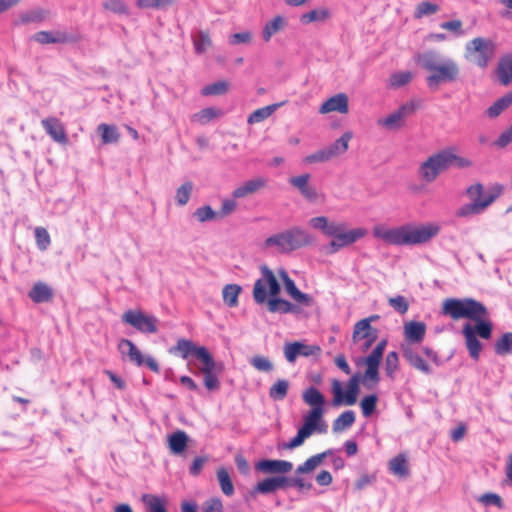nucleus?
Segmentation results:
<instances>
[{"label":"nucleus","instance_id":"obj_41","mask_svg":"<svg viewBox=\"0 0 512 512\" xmlns=\"http://www.w3.org/2000/svg\"><path fill=\"white\" fill-rule=\"evenodd\" d=\"M241 287L237 284H227L222 290L223 301L229 307H236L238 305V297L241 293Z\"/></svg>","mask_w":512,"mask_h":512},{"label":"nucleus","instance_id":"obj_14","mask_svg":"<svg viewBox=\"0 0 512 512\" xmlns=\"http://www.w3.org/2000/svg\"><path fill=\"white\" fill-rule=\"evenodd\" d=\"M387 341L381 340L372 352L364 359L366 370L364 372L363 380L371 381L373 385L380 381L379 377V365L383 358V353L386 348Z\"/></svg>","mask_w":512,"mask_h":512},{"label":"nucleus","instance_id":"obj_42","mask_svg":"<svg viewBox=\"0 0 512 512\" xmlns=\"http://www.w3.org/2000/svg\"><path fill=\"white\" fill-rule=\"evenodd\" d=\"M289 381L286 379H278L270 388H269V397L274 401L283 400L288 393L289 389Z\"/></svg>","mask_w":512,"mask_h":512},{"label":"nucleus","instance_id":"obj_39","mask_svg":"<svg viewBox=\"0 0 512 512\" xmlns=\"http://www.w3.org/2000/svg\"><path fill=\"white\" fill-rule=\"evenodd\" d=\"M309 224L312 228L320 230L326 236H330V234L336 232L334 228L337 222H329L328 218L325 216L311 218Z\"/></svg>","mask_w":512,"mask_h":512},{"label":"nucleus","instance_id":"obj_59","mask_svg":"<svg viewBox=\"0 0 512 512\" xmlns=\"http://www.w3.org/2000/svg\"><path fill=\"white\" fill-rule=\"evenodd\" d=\"M194 216L201 223L214 220L219 217L218 213L215 212L209 205L197 208L194 212Z\"/></svg>","mask_w":512,"mask_h":512},{"label":"nucleus","instance_id":"obj_52","mask_svg":"<svg viewBox=\"0 0 512 512\" xmlns=\"http://www.w3.org/2000/svg\"><path fill=\"white\" fill-rule=\"evenodd\" d=\"M219 114H220L219 111L214 108H211V107L204 108L201 111H199L198 113L194 114L192 120L201 125H205V124L209 123L211 120L218 117Z\"/></svg>","mask_w":512,"mask_h":512},{"label":"nucleus","instance_id":"obj_25","mask_svg":"<svg viewBox=\"0 0 512 512\" xmlns=\"http://www.w3.org/2000/svg\"><path fill=\"white\" fill-rule=\"evenodd\" d=\"M403 357L416 370L430 374L431 368L428 363L409 344L402 345Z\"/></svg>","mask_w":512,"mask_h":512},{"label":"nucleus","instance_id":"obj_43","mask_svg":"<svg viewBox=\"0 0 512 512\" xmlns=\"http://www.w3.org/2000/svg\"><path fill=\"white\" fill-rule=\"evenodd\" d=\"M193 45L197 54L204 53L212 45V40L208 31L200 30L193 36Z\"/></svg>","mask_w":512,"mask_h":512},{"label":"nucleus","instance_id":"obj_37","mask_svg":"<svg viewBox=\"0 0 512 512\" xmlns=\"http://www.w3.org/2000/svg\"><path fill=\"white\" fill-rule=\"evenodd\" d=\"M97 130L101 135L103 144L117 143L120 139V134L114 125L102 123L98 126Z\"/></svg>","mask_w":512,"mask_h":512},{"label":"nucleus","instance_id":"obj_57","mask_svg":"<svg viewBox=\"0 0 512 512\" xmlns=\"http://www.w3.org/2000/svg\"><path fill=\"white\" fill-rule=\"evenodd\" d=\"M105 10L118 15H124L128 13V7L123 0H106L103 3Z\"/></svg>","mask_w":512,"mask_h":512},{"label":"nucleus","instance_id":"obj_31","mask_svg":"<svg viewBox=\"0 0 512 512\" xmlns=\"http://www.w3.org/2000/svg\"><path fill=\"white\" fill-rule=\"evenodd\" d=\"M141 499L147 512H167L168 501L165 497L144 494Z\"/></svg>","mask_w":512,"mask_h":512},{"label":"nucleus","instance_id":"obj_64","mask_svg":"<svg viewBox=\"0 0 512 512\" xmlns=\"http://www.w3.org/2000/svg\"><path fill=\"white\" fill-rule=\"evenodd\" d=\"M203 512H224L223 503L220 498H210L203 503Z\"/></svg>","mask_w":512,"mask_h":512},{"label":"nucleus","instance_id":"obj_15","mask_svg":"<svg viewBox=\"0 0 512 512\" xmlns=\"http://www.w3.org/2000/svg\"><path fill=\"white\" fill-rule=\"evenodd\" d=\"M32 38L42 45L77 43L82 39L79 34H70L64 31H39Z\"/></svg>","mask_w":512,"mask_h":512},{"label":"nucleus","instance_id":"obj_63","mask_svg":"<svg viewBox=\"0 0 512 512\" xmlns=\"http://www.w3.org/2000/svg\"><path fill=\"white\" fill-rule=\"evenodd\" d=\"M512 143V125L505 129L498 138L494 141L493 145L499 149H503Z\"/></svg>","mask_w":512,"mask_h":512},{"label":"nucleus","instance_id":"obj_21","mask_svg":"<svg viewBox=\"0 0 512 512\" xmlns=\"http://www.w3.org/2000/svg\"><path fill=\"white\" fill-rule=\"evenodd\" d=\"M310 174L305 173L302 175L294 176L289 179V183L296 188L300 194L308 201L314 202L319 199V193L310 185Z\"/></svg>","mask_w":512,"mask_h":512},{"label":"nucleus","instance_id":"obj_62","mask_svg":"<svg viewBox=\"0 0 512 512\" xmlns=\"http://www.w3.org/2000/svg\"><path fill=\"white\" fill-rule=\"evenodd\" d=\"M388 303L394 310H396L400 314H405L409 309V303L406 300V298L402 295L389 298Z\"/></svg>","mask_w":512,"mask_h":512},{"label":"nucleus","instance_id":"obj_7","mask_svg":"<svg viewBox=\"0 0 512 512\" xmlns=\"http://www.w3.org/2000/svg\"><path fill=\"white\" fill-rule=\"evenodd\" d=\"M503 186L494 184L484 191L481 183H474L467 187L466 194L471 199V203L461 206L456 215L458 217H468L477 215L485 211L502 194Z\"/></svg>","mask_w":512,"mask_h":512},{"label":"nucleus","instance_id":"obj_12","mask_svg":"<svg viewBox=\"0 0 512 512\" xmlns=\"http://www.w3.org/2000/svg\"><path fill=\"white\" fill-rule=\"evenodd\" d=\"M345 223H338L335 225L334 230L337 231L333 234H330L329 237H332V241L329 244L330 252L335 253L339 251L341 248L345 246H349L359 239L363 238L367 231L364 228H355L351 230H346Z\"/></svg>","mask_w":512,"mask_h":512},{"label":"nucleus","instance_id":"obj_6","mask_svg":"<svg viewBox=\"0 0 512 512\" xmlns=\"http://www.w3.org/2000/svg\"><path fill=\"white\" fill-rule=\"evenodd\" d=\"M414 59L423 69L431 72L426 79L430 88L437 87L441 83L455 82L460 76L458 63L448 58L438 64V54L434 50L417 53Z\"/></svg>","mask_w":512,"mask_h":512},{"label":"nucleus","instance_id":"obj_28","mask_svg":"<svg viewBox=\"0 0 512 512\" xmlns=\"http://www.w3.org/2000/svg\"><path fill=\"white\" fill-rule=\"evenodd\" d=\"M28 295L35 303L50 302L53 299V290L48 284L37 282L29 291Z\"/></svg>","mask_w":512,"mask_h":512},{"label":"nucleus","instance_id":"obj_49","mask_svg":"<svg viewBox=\"0 0 512 512\" xmlns=\"http://www.w3.org/2000/svg\"><path fill=\"white\" fill-rule=\"evenodd\" d=\"M498 77L501 84L507 86L512 81V58L500 62Z\"/></svg>","mask_w":512,"mask_h":512},{"label":"nucleus","instance_id":"obj_17","mask_svg":"<svg viewBox=\"0 0 512 512\" xmlns=\"http://www.w3.org/2000/svg\"><path fill=\"white\" fill-rule=\"evenodd\" d=\"M278 275L280 279L282 280L285 290L287 294L298 304H301L303 306H312L314 304V299L312 296L301 292L293 279H291L288 275V273L284 269H280L278 271Z\"/></svg>","mask_w":512,"mask_h":512},{"label":"nucleus","instance_id":"obj_51","mask_svg":"<svg viewBox=\"0 0 512 512\" xmlns=\"http://www.w3.org/2000/svg\"><path fill=\"white\" fill-rule=\"evenodd\" d=\"M229 90V83L225 80H220L215 83L209 84L202 89V94L209 95H222Z\"/></svg>","mask_w":512,"mask_h":512},{"label":"nucleus","instance_id":"obj_13","mask_svg":"<svg viewBox=\"0 0 512 512\" xmlns=\"http://www.w3.org/2000/svg\"><path fill=\"white\" fill-rule=\"evenodd\" d=\"M118 349L123 356H127L129 361L137 366L146 364V366L155 373H159V365L152 357H144L138 347L129 339H121L118 343Z\"/></svg>","mask_w":512,"mask_h":512},{"label":"nucleus","instance_id":"obj_19","mask_svg":"<svg viewBox=\"0 0 512 512\" xmlns=\"http://www.w3.org/2000/svg\"><path fill=\"white\" fill-rule=\"evenodd\" d=\"M321 348L317 345H306L301 342H293L285 345L284 355L288 362L293 363L298 356L318 355Z\"/></svg>","mask_w":512,"mask_h":512},{"label":"nucleus","instance_id":"obj_5","mask_svg":"<svg viewBox=\"0 0 512 512\" xmlns=\"http://www.w3.org/2000/svg\"><path fill=\"white\" fill-rule=\"evenodd\" d=\"M452 166L465 169L473 166V161L458 155L456 148L450 147L431 154L420 164L417 173L421 180L432 183L442 172Z\"/></svg>","mask_w":512,"mask_h":512},{"label":"nucleus","instance_id":"obj_26","mask_svg":"<svg viewBox=\"0 0 512 512\" xmlns=\"http://www.w3.org/2000/svg\"><path fill=\"white\" fill-rule=\"evenodd\" d=\"M288 487V477L278 476L266 478L263 481L257 483L254 491L261 494L273 493L279 489H285Z\"/></svg>","mask_w":512,"mask_h":512},{"label":"nucleus","instance_id":"obj_60","mask_svg":"<svg viewBox=\"0 0 512 512\" xmlns=\"http://www.w3.org/2000/svg\"><path fill=\"white\" fill-rule=\"evenodd\" d=\"M332 159V153H330L327 148L316 151L304 158V163L312 164V163H321L327 162Z\"/></svg>","mask_w":512,"mask_h":512},{"label":"nucleus","instance_id":"obj_36","mask_svg":"<svg viewBox=\"0 0 512 512\" xmlns=\"http://www.w3.org/2000/svg\"><path fill=\"white\" fill-rule=\"evenodd\" d=\"M195 357L202 363L201 372H208L211 369H217L221 364H217L211 353L204 346H199L196 350Z\"/></svg>","mask_w":512,"mask_h":512},{"label":"nucleus","instance_id":"obj_45","mask_svg":"<svg viewBox=\"0 0 512 512\" xmlns=\"http://www.w3.org/2000/svg\"><path fill=\"white\" fill-rule=\"evenodd\" d=\"M330 17V11L327 8L314 9L301 15L300 21L303 24L312 22H323Z\"/></svg>","mask_w":512,"mask_h":512},{"label":"nucleus","instance_id":"obj_24","mask_svg":"<svg viewBox=\"0 0 512 512\" xmlns=\"http://www.w3.org/2000/svg\"><path fill=\"white\" fill-rule=\"evenodd\" d=\"M256 468L264 473L285 474L293 469V464L286 460H261L257 463Z\"/></svg>","mask_w":512,"mask_h":512},{"label":"nucleus","instance_id":"obj_46","mask_svg":"<svg viewBox=\"0 0 512 512\" xmlns=\"http://www.w3.org/2000/svg\"><path fill=\"white\" fill-rule=\"evenodd\" d=\"M494 350L497 355H507L512 353V332L504 333L494 344Z\"/></svg>","mask_w":512,"mask_h":512},{"label":"nucleus","instance_id":"obj_48","mask_svg":"<svg viewBox=\"0 0 512 512\" xmlns=\"http://www.w3.org/2000/svg\"><path fill=\"white\" fill-rule=\"evenodd\" d=\"M440 7L436 3H432L429 1L420 2L414 11V18L421 19L425 16H430L439 11Z\"/></svg>","mask_w":512,"mask_h":512},{"label":"nucleus","instance_id":"obj_9","mask_svg":"<svg viewBox=\"0 0 512 512\" xmlns=\"http://www.w3.org/2000/svg\"><path fill=\"white\" fill-rule=\"evenodd\" d=\"M494 52V42L483 37L472 39L465 47V57L481 68L488 65L494 56Z\"/></svg>","mask_w":512,"mask_h":512},{"label":"nucleus","instance_id":"obj_11","mask_svg":"<svg viewBox=\"0 0 512 512\" xmlns=\"http://www.w3.org/2000/svg\"><path fill=\"white\" fill-rule=\"evenodd\" d=\"M121 319L123 323L132 326L141 333L154 334L158 331V318L154 315L146 314L140 309L125 311Z\"/></svg>","mask_w":512,"mask_h":512},{"label":"nucleus","instance_id":"obj_29","mask_svg":"<svg viewBox=\"0 0 512 512\" xmlns=\"http://www.w3.org/2000/svg\"><path fill=\"white\" fill-rule=\"evenodd\" d=\"M332 454L331 450H326L322 453L316 454L308 458L303 464L299 465L295 474H308L313 472L317 467H319L324 459Z\"/></svg>","mask_w":512,"mask_h":512},{"label":"nucleus","instance_id":"obj_53","mask_svg":"<svg viewBox=\"0 0 512 512\" xmlns=\"http://www.w3.org/2000/svg\"><path fill=\"white\" fill-rule=\"evenodd\" d=\"M222 371V366H219L217 369H211L208 372H202L204 375V385L210 390H217L220 387V383L217 377V373Z\"/></svg>","mask_w":512,"mask_h":512},{"label":"nucleus","instance_id":"obj_16","mask_svg":"<svg viewBox=\"0 0 512 512\" xmlns=\"http://www.w3.org/2000/svg\"><path fill=\"white\" fill-rule=\"evenodd\" d=\"M378 337V331L372 327L368 320H360L354 325L352 334V340L354 343H358L364 340L363 351H366L376 341Z\"/></svg>","mask_w":512,"mask_h":512},{"label":"nucleus","instance_id":"obj_23","mask_svg":"<svg viewBox=\"0 0 512 512\" xmlns=\"http://www.w3.org/2000/svg\"><path fill=\"white\" fill-rule=\"evenodd\" d=\"M348 97L344 93L336 94L327 99L319 108L321 114L338 112L341 114L348 113Z\"/></svg>","mask_w":512,"mask_h":512},{"label":"nucleus","instance_id":"obj_18","mask_svg":"<svg viewBox=\"0 0 512 512\" xmlns=\"http://www.w3.org/2000/svg\"><path fill=\"white\" fill-rule=\"evenodd\" d=\"M414 109L412 103L404 104L387 117L379 119L377 124L389 130H397L402 127L404 119L413 113Z\"/></svg>","mask_w":512,"mask_h":512},{"label":"nucleus","instance_id":"obj_27","mask_svg":"<svg viewBox=\"0 0 512 512\" xmlns=\"http://www.w3.org/2000/svg\"><path fill=\"white\" fill-rule=\"evenodd\" d=\"M426 333V325L423 322L410 321L404 325V337L409 343L422 342Z\"/></svg>","mask_w":512,"mask_h":512},{"label":"nucleus","instance_id":"obj_40","mask_svg":"<svg viewBox=\"0 0 512 512\" xmlns=\"http://www.w3.org/2000/svg\"><path fill=\"white\" fill-rule=\"evenodd\" d=\"M355 422V413L347 410L341 413L333 422V431L340 432L351 427Z\"/></svg>","mask_w":512,"mask_h":512},{"label":"nucleus","instance_id":"obj_3","mask_svg":"<svg viewBox=\"0 0 512 512\" xmlns=\"http://www.w3.org/2000/svg\"><path fill=\"white\" fill-rule=\"evenodd\" d=\"M302 399L305 404L311 407L304 416V423L299 428L297 435L289 442L284 443V449L292 450L301 446L304 441L310 437L315 431L319 433L326 432V424L322 418L325 412V397L316 387H309L302 393Z\"/></svg>","mask_w":512,"mask_h":512},{"label":"nucleus","instance_id":"obj_22","mask_svg":"<svg viewBox=\"0 0 512 512\" xmlns=\"http://www.w3.org/2000/svg\"><path fill=\"white\" fill-rule=\"evenodd\" d=\"M46 133L57 143L66 144L67 134L62 122L56 117H48L41 121Z\"/></svg>","mask_w":512,"mask_h":512},{"label":"nucleus","instance_id":"obj_56","mask_svg":"<svg viewBox=\"0 0 512 512\" xmlns=\"http://www.w3.org/2000/svg\"><path fill=\"white\" fill-rule=\"evenodd\" d=\"M378 397L375 394L364 397L360 402V407L364 417H369L376 409Z\"/></svg>","mask_w":512,"mask_h":512},{"label":"nucleus","instance_id":"obj_4","mask_svg":"<svg viewBox=\"0 0 512 512\" xmlns=\"http://www.w3.org/2000/svg\"><path fill=\"white\" fill-rule=\"evenodd\" d=\"M261 278L257 279L253 287V299L257 304H267L271 313H293L296 306L289 301L279 298L281 291L280 283L275 274L267 266L261 267Z\"/></svg>","mask_w":512,"mask_h":512},{"label":"nucleus","instance_id":"obj_58","mask_svg":"<svg viewBox=\"0 0 512 512\" xmlns=\"http://www.w3.org/2000/svg\"><path fill=\"white\" fill-rule=\"evenodd\" d=\"M34 233L37 247L42 251L46 250L51 243L48 231L43 227H36Z\"/></svg>","mask_w":512,"mask_h":512},{"label":"nucleus","instance_id":"obj_30","mask_svg":"<svg viewBox=\"0 0 512 512\" xmlns=\"http://www.w3.org/2000/svg\"><path fill=\"white\" fill-rule=\"evenodd\" d=\"M188 436L186 432L178 430L168 437V447L171 453L179 455L183 453L187 447Z\"/></svg>","mask_w":512,"mask_h":512},{"label":"nucleus","instance_id":"obj_2","mask_svg":"<svg viewBox=\"0 0 512 512\" xmlns=\"http://www.w3.org/2000/svg\"><path fill=\"white\" fill-rule=\"evenodd\" d=\"M440 231L436 224L416 226L405 224L394 228L378 224L373 227V236L388 245L411 246L426 243Z\"/></svg>","mask_w":512,"mask_h":512},{"label":"nucleus","instance_id":"obj_34","mask_svg":"<svg viewBox=\"0 0 512 512\" xmlns=\"http://www.w3.org/2000/svg\"><path fill=\"white\" fill-rule=\"evenodd\" d=\"M389 470L392 474L406 478L409 475L408 460L404 454H399L389 461Z\"/></svg>","mask_w":512,"mask_h":512},{"label":"nucleus","instance_id":"obj_20","mask_svg":"<svg viewBox=\"0 0 512 512\" xmlns=\"http://www.w3.org/2000/svg\"><path fill=\"white\" fill-rule=\"evenodd\" d=\"M268 180L263 176L254 177L243 182L234 189L232 196L236 199L245 198L266 188Z\"/></svg>","mask_w":512,"mask_h":512},{"label":"nucleus","instance_id":"obj_54","mask_svg":"<svg viewBox=\"0 0 512 512\" xmlns=\"http://www.w3.org/2000/svg\"><path fill=\"white\" fill-rule=\"evenodd\" d=\"M193 190V184L190 181L183 183L176 191V201L180 206L188 203Z\"/></svg>","mask_w":512,"mask_h":512},{"label":"nucleus","instance_id":"obj_10","mask_svg":"<svg viewBox=\"0 0 512 512\" xmlns=\"http://www.w3.org/2000/svg\"><path fill=\"white\" fill-rule=\"evenodd\" d=\"M359 375H353L347 382L346 392L343 391L339 380L333 379L331 382V391L333 394L332 405L337 407L343 404L351 406L357 402L359 394Z\"/></svg>","mask_w":512,"mask_h":512},{"label":"nucleus","instance_id":"obj_47","mask_svg":"<svg viewBox=\"0 0 512 512\" xmlns=\"http://www.w3.org/2000/svg\"><path fill=\"white\" fill-rule=\"evenodd\" d=\"M278 106L279 105H277V104H273V105H269V106H265V107L256 109L249 115L247 122L249 124H255V123H260V122L264 121L265 119H267L268 117H270L272 115V113L276 110V108Z\"/></svg>","mask_w":512,"mask_h":512},{"label":"nucleus","instance_id":"obj_32","mask_svg":"<svg viewBox=\"0 0 512 512\" xmlns=\"http://www.w3.org/2000/svg\"><path fill=\"white\" fill-rule=\"evenodd\" d=\"M512 105V90L501 98L497 99L490 107L487 108L485 114L488 118L494 119L503 111Z\"/></svg>","mask_w":512,"mask_h":512},{"label":"nucleus","instance_id":"obj_33","mask_svg":"<svg viewBox=\"0 0 512 512\" xmlns=\"http://www.w3.org/2000/svg\"><path fill=\"white\" fill-rule=\"evenodd\" d=\"M286 26V20L283 16L277 15L268 21L262 31V37L265 42H269L271 37L283 30Z\"/></svg>","mask_w":512,"mask_h":512},{"label":"nucleus","instance_id":"obj_8","mask_svg":"<svg viewBox=\"0 0 512 512\" xmlns=\"http://www.w3.org/2000/svg\"><path fill=\"white\" fill-rule=\"evenodd\" d=\"M312 242L310 235L299 227H293L284 232L268 237L266 247H276L279 253H288L307 246Z\"/></svg>","mask_w":512,"mask_h":512},{"label":"nucleus","instance_id":"obj_61","mask_svg":"<svg viewBox=\"0 0 512 512\" xmlns=\"http://www.w3.org/2000/svg\"><path fill=\"white\" fill-rule=\"evenodd\" d=\"M399 368V357L397 352L391 351L385 358V371L388 376L393 377L394 373Z\"/></svg>","mask_w":512,"mask_h":512},{"label":"nucleus","instance_id":"obj_35","mask_svg":"<svg viewBox=\"0 0 512 512\" xmlns=\"http://www.w3.org/2000/svg\"><path fill=\"white\" fill-rule=\"evenodd\" d=\"M177 3V0H136L135 5L140 10H167Z\"/></svg>","mask_w":512,"mask_h":512},{"label":"nucleus","instance_id":"obj_38","mask_svg":"<svg viewBox=\"0 0 512 512\" xmlns=\"http://www.w3.org/2000/svg\"><path fill=\"white\" fill-rule=\"evenodd\" d=\"M352 136V132L347 131L331 146L327 147V150L332 153V158L337 157L347 151L349 147V141L351 140Z\"/></svg>","mask_w":512,"mask_h":512},{"label":"nucleus","instance_id":"obj_44","mask_svg":"<svg viewBox=\"0 0 512 512\" xmlns=\"http://www.w3.org/2000/svg\"><path fill=\"white\" fill-rule=\"evenodd\" d=\"M217 479L223 494L232 496L234 494V485L226 468L221 467L217 470Z\"/></svg>","mask_w":512,"mask_h":512},{"label":"nucleus","instance_id":"obj_55","mask_svg":"<svg viewBox=\"0 0 512 512\" xmlns=\"http://www.w3.org/2000/svg\"><path fill=\"white\" fill-rule=\"evenodd\" d=\"M413 78V74L409 71L394 73L390 76L389 82L392 87L399 88L408 84Z\"/></svg>","mask_w":512,"mask_h":512},{"label":"nucleus","instance_id":"obj_50","mask_svg":"<svg viewBox=\"0 0 512 512\" xmlns=\"http://www.w3.org/2000/svg\"><path fill=\"white\" fill-rule=\"evenodd\" d=\"M198 348L199 346H196L191 340L182 338L177 341L174 349L179 351L184 359H187L189 356H195Z\"/></svg>","mask_w":512,"mask_h":512},{"label":"nucleus","instance_id":"obj_1","mask_svg":"<svg viewBox=\"0 0 512 512\" xmlns=\"http://www.w3.org/2000/svg\"><path fill=\"white\" fill-rule=\"evenodd\" d=\"M442 314L449 316L453 320L467 318L476 322L475 325L466 324L463 327L462 333L470 357L478 361L482 344L477 339V336L488 340L492 335L493 327L491 322L484 321L488 315L486 307L481 302L472 298H447L442 304Z\"/></svg>","mask_w":512,"mask_h":512}]
</instances>
